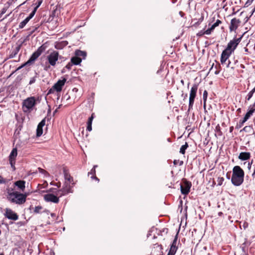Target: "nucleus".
Here are the masks:
<instances>
[{"label": "nucleus", "instance_id": "nucleus-26", "mask_svg": "<svg viewBox=\"0 0 255 255\" xmlns=\"http://www.w3.org/2000/svg\"><path fill=\"white\" fill-rule=\"evenodd\" d=\"M188 147V144L187 142H185V144L181 146L180 149V153L184 154L185 152L186 149Z\"/></svg>", "mask_w": 255, "mask_h": 255}, {"label": "nucleus", "instance_id": "nucleus-42", "mask_svg": "<svg viewBox=\"0 0 255 255\" xmlns=\"http://www.w3.org/2000/svg\"><path fill=\"white\" fill-rule=\"evenodd\" d=\"M72 63H68L65 66V68H67L68 70H70L71 69L72 66H73Z\"/></svg>", "mask_w": 255, "mask_h": 255}, {"label": "nucleus", "instance_id": "nucleus-7", "mask_svg": "<svg viewBox=\"0 0 255 255\" xmlns=\"http://www.w3.org/2000/svg\"><path fill=\"white\" fill-rule=\"evenodd\" d=\"M62 79L59 80L53 86L52 88L48 91V94L52 93L53 90H55L57 92H60L61 91L62 87L64 85L67 80L66 78H65V77H62Z\"/></svg>", "mask_w": 255, "mask_h": 255}, {"label": "nucleus", "instance_id": "nucleus-19", "mask_svg": "<svg viewBox=\"0 0 255 255\" xmlns=\"http://www.w3.org/2000/svg\"><path fill=\"white\" fill-rule=\"evenodd\" d=\"M63 173L65 181H67L68 183H72V184L73 185L74 183L73 177L70 176L68 171L66 168H63Z\"/></svg>", "mask_w": 255, "mask_h": 255}, {"label": "nucleus", "instance_id": "nucleus-2", "mask_svg": "<svg viewBox=\"0 0 255 255\" xmlns=\"http://www.w3.org/2000/svg\"><path fill=\"white\" fill-rule=\"evenodd\" d=\"M28 195V194L27 193L22 194L17 191H13L8 193L7 198L11 202L20 205L25 202L26 197Z\"/></svg>", "mask_w": 255, "mask_h": 255}, {"label": "nucleus", "instance_id": "nucleus-38", "mask_svg": "<svg viewBox=\"0 0 255 255\" xmlns=\"http://www.w3.org/2000/svg\"><path fill=\"white\" fill-rule=\"evenodd\" d=\"M94 118V114H92L91 116L88 119L87 125H92Z\"/></svg>", "mask_w": 255, "mask_h": 255}, {"label": "nucleus", "instance_id": "nucleus-23", "mask_svg": "<svg viewBox=\"0 0 255 255\" xmlns=\"http://www.w3.org/2000/svg\"><path fill=\"white\" fill-rule=\"evenodd\" d=\"M82 61V59L80 57H78L76 56L73 57L71 59V62L73 64L78 65H79Z\"/></svg>", "mask_w": 255, "mask_h": 255}, {"label": "nucleus", "instance_id": "nucleus-9", "mask_svg": "<svg viewBox=\"0 0 255 255\" xmlns=\"http://www.w3.org/2000/svg\"><path fill=\"white\" fill-rule=\"evenodd\" d=\"M59 53L56 51L51 52L47 57L48 63L51 66H55L58 60Z\"/></svg>", "mask_w": 255, "mask_h": 255}, {"label": "nucleus", "instance_id": "nucleus-54", "mask_svg": "<svg viewBox=\"0 0 255 255\" xmlns=\"http://www.w3.org/2000/svg\"><path fill=\"white\" fill-rule=\"evenodd\" d=\"M211 29L214 30V29L216 27L214 24H213L211 27Z\"/></svg>", "mask_w": 255, "mask_h": 255}, {"label": "nucleus", "instance_id": "nucleus-1", "mask_svg": "<svg viewBox=\"0 0 255 255\" xmlns=\"http://www.w3.org/2000/svg\"><path fill=\"white\" fill-rule=\"evenodd\" d=\"M244 171L240 166H234L231 178L232 183L236 186L241 185L244 182Z\"/></svg>", "mask_w": 255, "mask_h": 255}, {"label": "nucleus", "instance_id": "nucleus-13", "mask_svg": "<svg viewBox=\"0 0 255 255\" xmlns=\"http://www.w3.org/2000/svg\"><path fill=\"white\" fill-rule=\"evenodd\" d=\"M17 155V151L16 148H14L11 150L9 156V161L12 168L15 169L14 164L15 163V158Z\"/></svg>", "mask_w": 255, "mask_h": 255}, {"label": "nucleus", "instance_id": "nucleus-24", "mask_svg": "<svg viewBox=\"0 0 255 255\" xmlns=\"http://www.w3.org/2000/svg\"><path fill=\"white\" fill-rule=\"evenodd\" d=\"M97 167V165H95L93 168L91 169V171L90 172H89V174H92L93 176H91V178L92 179H96V180H97L98 181H99V179L96 177L95 176V173H96V170H95V168L96 167Z\"/></svg>", "mask_w": 255, "mask_h": 255}, {"label": "nucleus", "instance_id": "nucleus-63", "mask_svg": "<svg viewBox=\"0 0 255 255\" xmlns=\"http://www.w3.org/2000/svg\"><path fill=\"white\" fill-rule=\"evenodd\" d=\"M237 111L238 113H241V108H239V109H237Z\"/></svg>", "mask_w": 255, "mask_h": 255}, {"label": "nucleus", "instance_id": "nucleus-33", "mask_svg": "<svg viewBox=\"0 0 255 255\" xmlns=\"http://www.w3.org/2000/svg\"><path fill=\"white\" fill-rule=\"evenodd\" d=\"M38 170L40 173L44 174V176H45L49 175L48 173L46 170H45L40 167L38 168Z\"/></svg>", "mask_w": 255, "mask_h": 255}, {"label": "nucleus", "instance_id": "nucleus-21", "mask_svg": "<svg viewBox=\"0 0 255 255\" xmlns=\"http://www.w3.org/2000/svg\"><path fill=\"white\" fill-rule=\"evenodd\" d=\"M251 157V153L249 152H241L239 155V159L241 160H246Z\"/></svg>", "mask_w": 255, "mask_h": 255}, {"label": "nucleus", "instance_id": "nucleus-52", "mask_svg": "<svg viewBox=\"0 0 255 255\" xmlns=\"http://www.w3.org/2000/svg\"><path fill=\"white\" fill-rule=\"evenodd\" d=\"M6 11V8H3L2 10H1V14H3L5 13Z\"/></svg>", "mask_w": 255, "mask_h": 255}, {"label": "nucleus", "instance_id": "nucleus-57", "mask_svg": "<svg viewBox=\"0 0 255 255\" xmlns=\"http://www.w3.org/2000/svg\"><path fill=\"white\" fill-rule=\"evenodd\" d=\"M38 8V7L36 6L34 8V9L33 10L32 12H34V13L35 14V12H36V10H37V8Z\"/></svg>", "mask_w": 255, "mask_h": 255}, {"label": "nucleus", "instance_id": "nucleus-31", "mask_svg": "<svg viewBox=\"0 0 255 255\" xmlns=\"http://www.w3.org/2000/svg\"><path fill=\"white\" fill-rule=\"evenodd\" d=\"M42 133H43L42 128L37 127V129H36V136L37 137H39L42 134Z\"/></svg>", "mask_w": 255, "mask_h": 255}, {"label": "nucleus", "instance_id": "nucleus-8", "mask_svg": "<svg viewBox=\"0 0 255 255\" xmlns=\"http://www.w3.org/2000/svg\"><path fill=\"white\" fill-rule=\"evenodd\" d=\"M71 183H68L67 181H65L63 187L60 190L58 191L57 195H59V197L67 195L69 193H72L73 190H72V186L70 185Z\"/></svg>", "mask_w": 255, "mask_h": 255}, {"label": "nucleus", "instance_id": "nucleus-14", "mask_svg": "<svg viewBox=\"0 0 255 255\" xmlns=\"http://www.w3.org/2000/svg\"><path fill=\"white\" fill-rule=\"evenodd\" d=\"M241 21L239 19L234 18L231 19L229 29L231 32L236 31L240 25Z\"/></svg>", "mask_w": 255, "mask_h": 255}, {"label": "nucleus", "instance_id": "nucleus-37", "mask_svg": "<svg viewBox=\"0 0 255 255\" xmlns=\"http://www.w3.org/2000/svg\"><path fill=\"white\" fill-rule=\"evenodd\" d=\"M45 125V119H43L38 125V127L43 128V127Z\"/></svg>", "mask_w": 255, "mask_h": 255}, {"label": "nucleus", "instance_id": "nucleus-46", "mask_svg": "<svg viewBox=\"0 0 255 255\" xmlns=\"http://www.w3.org/2000/svg\"><path fill=\"white\" fill-rule=\"evenodd\" d=\"M221 23H222V21L220 20L217 19V21H216V22L214 23V24L217 27V26H219V24H221Z\"/></svg>", "mask_w": 255, "mask_h": 255}, {"label": "nucleus", "instance_id": "nucleus-6", "mask_svg": "<svg viewBox=\"0 0 255 255\" xmlns=\"http://www.w3.org/2000/svg\"><path fill=\"white\" fill-rule=\"evenodd\" d=\"M198 85L197 84H194L191 88L189 96L188 111L192 109L194 102V99L196 96L197 91L198 90Z\"/></svg>", "mask_w": 255, "mask_h": 255}, {"label": "nucleus", "instance_id": "nucleus-22", "mask_svg": "<svg viewBox=\"0 0 255 255\" xmlns=\"http://www.w3.org/2000/svg\"><path fill=\"white\" fill-rule=\"evenodd\" d=\"M75 56H76L77 57H82L83 58V59H85V58L87 56V53L85 51H81L80 50H76L75 52Z\"/></svg>", "mask_w": 255, "mask_h": 255}, {"label": "nucleus", "instance_id": "nucleus-27", "mask_svg": "<svg viewBox=\"0 0 255 255\" xmlns=\"http://www.w3.org/2000/svg\"><path fill=\"white\" fill-rule=\"evenodd\" d=\"M28 21L29 20L26 18L24 19L19 23L18 26L19 28H23L25 26V25L28 23Z\"/></svg>", "mask_w": 255, "mask_h": 255}, {"label": "nucleus", "instance_id": "nucleus-29", "mask_svg": "<svg viewBox=\"0 0 255 255\" xmlns=\"http://www.w3.org/2000/svg\"><path fill=\"white\" fill-rule=\"evenodd\" d=\"M42 209V207L41 206H37L35 207L34 209V213L35 214H39L41 213V210Z\"/></svg>", "mask_w": 255, "mask_h": 255}, {"label": "nucleus", "instance_id": "nucleus-34", "mask_svg": "<svg viewBox=\"0 0 255 255\" xmlns=\"http://www.w3.org/2000/svg\"><path fill=\"white\" fill-rule=\"evenodd\" d=\"M224 181V179L223 177H218V179H217L218 185H219V186L222 185Z\"/></svg>", "mask_w": 255, "mask_h": 255}, {"label": "nucleus", "instance_id": "nucleus-41", "mask_svg": "<svg viewBox=\"0 0 255 255\" xmlns=\"http://www.w3.org/2000/svg\"><path fill=\"white\" fill-rule=\"evenodd\" d=\"M213 30L211 29V27L208 28L206 30H205V33L206 35H210L212 32L213 31Z\"/></svg>", "mask_w": 255, "mask_h": 255}, {"label": "nucleus", "instance_id": "nucleus-10", "mask_svg": "<svg viewBox=\"0 0 255 255\" xmlns=\"http://www.w3.org/2000/svg\"><path fill=\"white\" fill-rule=\"evenodd\" d=\"M4 216L8 219L13 221H16L18 219V215L9 208H6L5 209Z\"/></svg>", "mask_w": 255, "mask_h": 255}, {"label": "nucleus", "instance_id": "nucleus-56", "mask_svg": "<svg viewBox=\"0 0 255 255\" xmlns=\"http://www.w3.org/2000/svg\"><path fill=\"white\" fill-rule=\"evenodd\" d=\"M211 29L214 30V29L216 27L214 24H213L211 27Z\"/></svg>", "mask_w": 255, "mask_h": 255}, {"label": "nucleus", "instance_id": "nucleus-49", "mask_svg": "<svg viewBox=\"0 0 255 255\" xmlns=\"http://www.w3.org/2000/svg\"><path fill=\"white\" fill-rule=\"evenodd\" d=\"M243 227H244V228L245 229H246V228H247L248 227V223L247 222H244L243 225Z\"/></svg>", "mask_w": 255, "mask_h": 255}, {"label": "nucleus", "instance_id": "nucleus-40", "mask_svg": "<svg viewBox=\"0 0 255 255\" xmlns=\"http://www.w3.org/2000/svg\"><path fill=\"white\" fill-rule=\"evenodd\" d=\"M254 0H247V1H246V2L245 3V7H248L249 6V5H250L253 2Z\"/></svg>", "mask_w": 255, "mask_h": 255}, {"label": "nucleus", "instance_id": "nucleus-35", "mask_svg": "<svg viewBox=\"0 0 255 255\" xmlns=\"http://www.w3.org/2000/svg\"><path fill=\"white\" fill-rule=\"evenodd\" d=\"M254 93L251 91L247 95L246 100L249 101L253 96Z\"/></svg>", "mask_w": 255, "mask_h": 255}, {"label": "nucleus", "instance_id": "nucleus-36", "mask_svg": "<svg viewBox=\"0 0 255 255\" xmlns=\"http://www.w3.org/2000/svg\"><path fill=\"white\" fill-rule=\"evenodd\" d=\"M37 77V73H36V76L35 77H32L30 78L29 84L31 85L34 83L36 81V78Z\"/></svg>", "mask_w": 255, "mask_h": 255}, {"label": "nucleus", "instance_id": "nucleus-43", "mask_svg": "<svg viewBox=\"0 0 255 255\" xmlns=\"http://www.w3.org/2000/svg\"><path fill=\"white\" fill-rule=\"evenodd\" d=\"M205 31H204L203 30H201L197 34V35L198 36H203V35L204 34H206V33H205Z\"/></svg>", "mask_w": 255, "mask_h": 255}, {"label": "nucleus", "instance_id": "nucleus-48", "mask_svg": "<svg viewBox=\"0 0 255 255\" xmlns=\"http://www.w3.org/2000/svg\"><path fill=\"white\" fill-rule=\"evenodd\" d=\"M39 24H36L35 26H34V28L31 30L32 33L34 32L39 27Z\"/></svg>", "mask_w": 255, "mask_h": 255}, {"label": "nucleus", "instance_id": "nucleus-5", "mask_svg": "<svg viewBox=\"0 0 255 255\" xmlns=\"http://www.w3.org/2000/svg\"><path fill=\"white\" fill-rule=\"evenodd\" d=\"M244 34H242L240 37L236 38H234L233 40H231L228 44L226 50L231 52V53L234 51L237 48L238 44L240 43L243 37Z\"/></svg>", "mask_w": 255, "mask_h": 255}, {"label": "nucleus", "instance_id": "nucleus-4", "mask_svg": "<svg viewBox=\"0 0 255 255\" xmlns=\"http://www.w3.org/2000/svg\"><path fill=\"white\" fill-rule=\"evenodd\" d=\"M36 104L35 99L34 97L27 98L22 102V110L24 113H29Z\"/></svg>", "mask_w": 255, "mask_h": 255}, {"label": "nucleus", "instance_id": "nucleus-15", "mask_svg": "<svg viewBox=\"0 0 255 255\" xmlns=\"http://www.w3.org/2000/svg\"><path fill=\"white\" fill-rule=\"evenodd\" d=\"M151 255H163L162 246L158 244H154L152 249Z\"/></svg>", "mask_w": 255, "mask_h": 255}, {"label": "nucleus", "instance_id": "nucleus-55", "mask_svg": "<svg viewBox=\"0 0 255 255\" xmlns=\"http://www.w3.org/2000/svg\"><path fill=\"white\" fill-rule=\"evenodd\" d=\"M211 29L214 30V29L216 27L214 24H213L211 27Z\"/></svg>", "mask_w": 255, "mask_h": 255}, {"label": "nucleus", "instance_id": "nucleus-60", "mask_svg": "<svg viewBox=\"0 0 255 255\" xmlns=\"http://www.w3.org/2000/svg\"><path fill=\"white\" fill-rule=\"evenodd\" d=\"M233 129H234L233 127H231L230 128V132H232L233 131Z\"/></svg>", "mask_w": 255, "mask_h": 255}, {"label": "nucleus", "instance_id": "nucleus-62", "mask_svg": "<svg viewBox=\"0 0 255 255\" xmlns=\"http://www.w3.org/2000/svg\"><path fill=\"white\" fill-rule=\"evenodd\" d=\"M2 225H4V226H5L7 228H8V224H7L4 223H2Z\"/></svg>", "mask_w": 255, "mask_h": 255}, {"label": "nucleus", "instance_id": "nucleus-45", "mask_svg": "<svg viewBox=\"0 0 255 255\" xmlns=\"http://www.w3.org/2000/svg\"><path fill=\"white\" fill-rule=\"evenodd\" d=\"M35 13L34 12H31L28 16L26 17L27 19L29 21L30 19H31L34 15Z\"/></svg>", "mask_w": 255, "mask_h": 255}, {"label": "nucleus", "instance_id": "nucleus-12", "mask_svg": "<svg viewBox=\"0 0 255 255\" xmlns=\"http://www.w3.org/2000/svg\"><path fill=\"white\" fill-rule=\"evenodd\" d=\"M177 238L178 234H177L170 245V248L168 254L170 255H175L176 254L178 249Z\"/></svg>", "mask_w": 255, "mask_h": 255}, {"label": "nucleus", "instance_id": "nucleus-50", "mask_svg": "<svg viewBox=\"0 0 255 255\" xmlns=\"http://www.w3.org/2000/svg\"><path fill=\"white\" fill-rule=\"evenodd\" d=\"M252 163H253V161H252L251 162H248V168L249 169H251Z\"/></svg>", "mask_w": 255, "mask_h": 255}, {"label": "nucleus", "instance_id": "nucleus-18", "mask_svg": "<svg viewBox=\"0 0 255 255\" xmlns=\"http://www.w3.org/2000/svg\"><path fill=\"white\" fill-rule=\"evenodd\" d=\"M68 44V42L66 40H62L57 41L55 43L54 47L58 50L62 49L64 47Z\"/></svg>", "mask_w": 255, "mask_h": 255}, {"label": "nucleus", "instance_id": "nucleus-51", "mask_svg": "<svg viewBox=\"0 0 255 255\" xmlns=\"http://www.w3.org/2000/svg\"><path fill=\"white\" fill-rule=\"evenodd\" d=\"M250 128V126H246V127H245L243 128V130L245 131H248V129L249 128Z\"/></svg>", "mask_w": 255, "mask_h": 255}, {"label": "nucleus", "instance_id": "nucleus-44", "mask_svg": "<svg viewBox=\"0 0 255 255\" xmlns=\"http://www.w3.org/2000/svg\"><path fill=\"white\" fill-rule=\"evenodd\" d=\"M59 190H57L56 188H51L49 190V191L53 193H55L56 194L58 193V191Z\"/></svg>", "mask_w": 255, "mask_h": 255}, {"label": "nucleus", "instance_id": "nucleus-11", "mask_svg": "<svg viewBox=\"0 0 255 255\" xmlns=\"http://www.w3.org/2000/svg\"><path fill=\"white\" fill-rule=\"evenodd\" d=\"M192 186L191 183L185 180L183 184H180L181 192L183 195H187L190 192Z\"/></svg>", "mask_w": 255, "mask_h": 255}, {"label": "nucleus", "instance_id": "nucleus-28", "mask_svg": "<svg viewBox=\"0 0 255 255\" xmlns=\"http://www.w3.org/2000/svg\"><path fill=\"white\" fill-rule=\"evenodd\" d=\"M207 96H208V92L206 90H205L203 92V101H204V108H205V107H206V102L207 101Z\"/></svg>", "mask_w": 255, "mask_h": 255}, {"label": "nucleus", "instance_id": "nucleus-58", "mask_svg": "<svg viewBox=\"0 0 255 255\" xmlns=\"http://www.w3.org/2000/svg\"><path fill=\"white\" fill-rule=\"evenodd\" d=\"M231 62L230 60L228 61V64L227 65V67L229 68L230 67Z\"/></svg>", "mask_w": 255, "mask_h": 255}, {"label": "nucleus", "instance_id": "nucleus-25", "mask_svg": "<svg viewBox=\"0 0 255 255\" xmlns=\"http://www.w3.org/2000/svg\"><path fill=\"white\" fill-rule=\"evenodd\" d=\"M19 49H20V48L19 47H17L15 49L12 50L9 55V58H12L14 57L18 53V52L19 50Z\"/></svg>", "mask_w": 255, "mask_h": 255}, {"label": "nucleus", "instance_id": "nucleus-53", "mask_svg": "<svg viewBox=\"0 0 255 255\" xmlns=\"http://www.w3.org/2000/svg\"><path fill=\"white\" fill-rule=\"evenodd\" d=\"M42 0H39V1L38 2V3H37V5H36V6H38V7H39L40 6V5H41V3H42Z\"/></svg>", "mask_w": 255, "mask_h": 255}, {"label": "nucleus", "instance_id": "nucleus-61", "mask_svg": "<svg viewBox=\"0 0 255 255\" xmlns=\"http://www.w3.org/2000/svg\"><path fill=\"white\" fill-rule=\"evenodd\" d=\"M78 91V89L77 88H74L73 89V91L75 92H77Z\"/></svg>", "mask_w": 255, "mask_h": 255}, {"label": "nucleus", "instance_id": "nucleus-3", "mask_svg": "<svg viewBox=\"0 0 255 255\" xmlns=\"http://www.w3.org/2000/svg\"><path fill=\"white\" fill-rule=\"evenodd\" d=\"M46 47L42 45L40 46L31 55L29 60L24 64L17 68V70H18L25 66L26 65L29 64L32 62L35 61L36 59L45 50Z\"/></svg>", "mask_w": 255, "mask_h": 255}, {"label": "nucleus", "instance_id": "nucleus-59", "mask_svg": "<svg viewBox=\"0 0 255 255\" xmlns=\"http://www.w3.org/2000/svg\"><path fill=\"white\" fill-rule=\"evenodd\" d=\"M220 73V71L218 70H216L215 71V74L216 75H218Z\"/></svg>", "mask_w": 255, "mask_h": 255}, {"label": "nucleus", "instance_id": "nucleus-32", "mask_svg": "<svg viewBox=\"0 0 255 255\" xmlns=\"http://www.w3.org/2000/svg\"><path fill=\"white\" fill-rule=\"evenodd\" d=\"M245 123V122L243 121V119L240 120L239 123L238 124H237V125L236 127V128L237 129H239V128H241L244 125Z\"/></svg>", "mask_w": 255, "mask_h": 255}, {"label": "nucleus", "instance_id": "nucleus-64", "mask_svg": "<svg viewBox=\"0 0 255 255\" xmlns=\"http://www.w3.org/2000/svg\"><path fill=\"white\" fill-rule=\"evenodd\" d=\"M251 91L254 93L255 92V87L251 90Z\"/></svg>", "mask_w": 255, "mask_h": 255}, {"label": "nucleus", "instance_id": "nucleus-39", "mask_svg": "<svg viewBox=\"0 0 255 255\" xmlns=\"http://www.w3.org/2000/svg\"><path fill=\"white\" fill-rule=\"evenodd\" d=\"M7 182L6 179H4L1 176H0V184H5Z\"/></svg>", "mask_w": 255, "mask_h": 255}, {"label": "nucleus", "instance_id": "nucleus-17", "mask_svg": "<svg viewBox=\"0 0 255 255\" xmlns=\"http://www.w3.org/2000/svg\"><path fill=\"white\" fill-rule=\"evenodd\" d=\"M231 53L230 51H228L225 49L223 51L221 56V63L223 64L229 58L230 56L231 55Z\"/></svg>", "mask_w": 255, "mask_h": 255}, {"label": "nucleus", "instance_id": "nucleus-16", "mask_svg": "<svg viewBox=\"0 0 255 255\" xmlns=\"http://www.w3.org/2000/svg\"><path fill=\"white\" fill-rule=\"evenodd\" d=\"M57 195H54L53 194H47L44 196V199L46 202H51L54 203H58L59 201Z\"/></svg>", "mask_w": 255, "mask_h": 255}, {"label": "nucleus", "instance_id": "nucleus-47", "mask_svg": "<svg viewBox=\"0 0 255 255\" xmlns=\"http://www.w3.org/2000/svg\"><path fill=\"white\" fill-rule=\"evenodd\" d=\"M92 125H87V130L89 131H90L92 130Z\"/></svg>", "mask_w": 255, "mask_h": 255}, {"label": "nucleus", "instance_id": "nucleus-20", "mask_svg": "<svg viewBox=\"0 0 255 255\" xmlns=\"http://www.w3.org/2000/svg\"><path fill=\"white\" fill-rule=\"evenodd\" d=\"M14 185L17 186L22 191H24L25 188V181L24 180H18L14 182Z\"/></svg>", "mask_w": 255, "mask_h": 255}, {"label": "nucleus", "instance_id": "nucleus-30", "mask_svg": "<svg viewBox=\"0 0 255 255\" xmlns=\"http://www.w3.org/2000/svg\"><path fill=\"white\" fill-rule=\"evenodd\" d=\"M252 116H253L252 114H251L250 113L247 112V113L246 114L245 116H244V118L243 119V121H245V122H246Z\"/></svg>", "mask_w": 255, "mask_h": 255}]
</instances>
